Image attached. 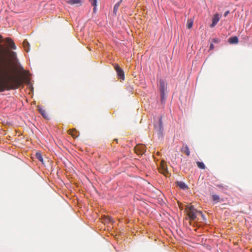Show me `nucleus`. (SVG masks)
<instances>
[{
    "instance_id": "f257e3e1",
    "label": "nucleus",
    "mask_w": 252,
    "mask_h": 252,
    "mask_svg": "<svg viewBox=\"0 0 252 252\" xmlns=\"http://www.w3.org/2000/svg\"><path fill=\"white\" fill-rule=\"evenodd\" d=\"M16 58L15 52L8 50L0 45V74H6L10 70L11 62ZM23 83L21 78L9 77L5 78L0 77V92L5 90H15Z\"/></svg>"
},
{
    "instance_id": "f03ea898",
    "label": "nucleus",
    "mask_w": 252,
    "mask_h": 252,
    "mask_svg": "<svg viewBox=\"0 0 252 252\" xmlns=\"http://www.w3.org/2000/svg\"><path fill=\"white\" fill-rule=\"evenodd\" d=\"M187 215L191 220H194L198 214L200 215L201 217L204 219V216L201 211H197L193 206H188L186 208Z\"/></svg>"
},
{
    "instance_id": "7ed1b4c3",
    "label": "nucleus",
    "mask_w": 252,
    "mask_h": 252,
    "mask_svg": "<svg viewBox=\"0 0 252 252\" xmlns=\"http://www.w3.org/2000/svg\"><path fill=\"white\" fill-rule=\"evenodd\" d=\"M158 171L160 173L163 174L165 176H167L168 174L167 170V165L164 161H162L160 163V165L158 167Z\"/></svg>"
},
{
    "instance_id": "20e7f679",
    "label": "nucleus",
    "mask_w": 252,
    "mask_h": 252,
    "mask_svg": "<svg viewBox=\"0 0 252 252\" xmlns=\"http://www.w3.org/2000/svg\"><path fill=\"white\" fill-rule=\"evenodd\" d=\"M114 67L119 78L124 80L125 79V74L123 69L118 64H115Z\"/></svg>"
},
{
    "instance_id": "39448f33",
    "label": "nucleus",
    "mask_w": 252,
    "mask_h": 252,
    "mask_svg": "<svg viewBox=\"0 0 252 252\" xmlns=\"http://www.w3.org/2000/svg\"><path fill=\"white\" fill-rule=\"evenodd\" d=\"M5 41L8 45V47L10 49L16 50V46L13 41L9 37L5 38Z\"/></svg>"
},
{
    "instance_id": "423d86ee",
    "label": "nucleus",
    "mask_w": 252,
    "mask_h": 252,
    "mask_svg": "<svg viewBox=\"0 0 252 252\" xmlns=\"http://www.w3.org/2000/svg\"><path fill=\"white\" fill-rule=\"evenodd\" d=\"M159 89L161 92V96L163 95L164 91L166 89V85L163 79H160L159 80Z\"/></svg>"
},
{
    "instance_id": "0eeeda50",
    "label": "nucleus",
    "mask_w": 252,
    "mask_h": 252,
    "mask_svg": "<svg viewBox=\"0 0 252 252\" xmlns=\"http://www.w3.org/2000/svg\"><path fill=\"white\" fill-rule=\"evenodd\" d=\"M38 110L40 114L45 119H47L49 118L48 114L45 109L41 107L38 106Z\"/></svg>"
},
{
    "instance_id": "6e6552de",
    "label": "nucleus",
    "mask_w": 252,
    "mask_h": 252,
    "mask_svg": "<svg viewBox=\"0 0 252 252\" xmlns=\"http://www.w3.org/2000/svg\"><path fill=\"white\" fill-rule=\"evenodd\" d=\"M219 20H220V17H219V14H215L212 18V23L211 25V27H215L216 25V24H217V23L219 21Z\"/></svg>"
},
{
    "instance_id": "1a4fd4ad",
    "label": "nucleus",
    "mask_w": 252,
    "mask_h": 252,
    "mask_svg": "<svg viewBox=\"0 0 252 252\" xmlns=\"http://www.w3.org/2000/svg\"><path fill=\"white\" fill-rule=\"evenodd\" d=\"M176 185L182 189H188L187 185L183 182L178 181L176 182Z\"/></svg>"
},
{
    "instance_id": "9d476101",
    "label": "nucleus",
    "mask_w": 252,
    "mask_h": 252,
    "mask_svg": "<svg viewBox=\"0 0 252 252\" xmlns=\"http://www.w3.org/2000/svg\"><path fill=\"white\" fill-rule=\"evenodd\" d=\"M181 151L185 153L187 156H189L190 155L189 148L187 145H183L181 149Z\"/></svg>"
},
{
    "instance_id": "9b49d317",
    "label": "nucleus",
    "mask_w": 252,
    "mask_h": 252,
    "mask_svg": "<svg viewBox=\"0 0 252 252\" xmlns=\"http://www.w3.org/2000/svg\"><path fill=\"white\" fill-rule=\"evenodd\" d=\"M67 2L71 5H79L81 4V0H68Z\"/></svg>"
},
{
    "instance_id": "f8f14e48",
    "label": "nucleus",
    "mask_w": 252,
    "mask_h": 252,
    "mask_svg": "<svg viewBox=\"0 0 252 252\" xmlns=\"http://www.w3.org/2000/svg\"><path fill=\"white\" fill-rule=\"evenodd\" d=\"M23 45L25 51L28 52L30 50V44L26 39L24 40L23 41Z\"/></svg>"
},
{
    "instance_id": "ddd939ff",
    "label": "nucleus",
    "mask_w": 252,
    "mask_h": 252,
    "mask_svg": "<svg viewBox=\"0 0 252 252\" xmlns=\"http://www.w3.org/2000/svg\"><path fill=\"white\" fill-rule=\"evenodd\" d=\"M68 133L74 138L77 137L78 135V132L75 129L69 130Z\"/></svg>"
},
{
    "instance_id": "4468645a",
    "label": "nucleus",
    "mask_w": 252,
    "mask_h": 252,
    "mask_svg": "<svg viewBox=\"0 0 252 252\" xmlns=\"http://www.w3.org/2000/svg\"><path fill=\"white\" fill-rule=\"evenodd\" d=\"M122 0H120L117 3H116L115 4V5H114V9H113V13L115 14H116L117 12L119 9V7L121 3H122Z\"/></svg>"
},
{
    "instance_id": "2eb2a0df",
    "label": "nucleus",
    "mask_w": 252,
    "mask_h": 252,
    "mask_svg": "<svg viewBox=\"0 0 252 252\" xmlns=\"http://www.w3.org/2000/svg\"><path fill=\"white\" fill-rule=\"evenodd\" d=\"M229 42L231 44H236L238 42V38L237 36H233L229 38Z\"/></svg>"
},
{
    "instance_id": "dca6fc26",
    "label": "nucleus",
    "mask_w": 252,
    "mask_h": 252,
    "mask_svg": "<svg viewBox=\"0 0 252 252\" xmlns=\"http://www.w3.org/2000/svg\"><path fill=\"white\" fill-rule=\"evenodd\" d=\"M213 202L217 203L220 201V197L219 195L216 194H213L211 196Z\"/></svg>"
},
{
    "instance_id": "f3484780",
    "label": "nucleus",
    "mask_w": 252,
    "mask_h": 252,
    "mask_svg": "<svg viewBox=\"0 0 252 252\" xmlns=\"http://www.w3.org/2000/svg\"><path fill=\"white\" fill-rule=\"evenodd\" d=\"M215 185L220 189H221L222 191H224L228 189V187L227 186H223L221 184H215Z\"/></svg>"
},
{
    "instance_id": "a211bd4d",
    "label": "nucleus",
    "mask_w": 252,
    "mask_h": 252,
    "mask_svg": "<svg viewBox=\"0 0 252 252\" xmlns=\"http://www.w3.org/2000/svg\"><path fill=\"white\" fill-rule=\"evenodd\" d=\"M196 164L198 166V167L201 169H204L205 168V165H204V163L200 161H197Z\"/></svg>"
},
{
    "instance_id": "6ab92c4d",
    "label": "nucleus",
    "mask_w": 252,
    "mask_h": 252,
    "mask_svg": "<svg viewBox=\"0 0 252 252\" xmlns=\"http://www.w3.org/2000/svg\"><path fill=\"white\" fill-rule=\"evenodd\" d=\"M89 1L91 2V4H92V5L94 7V11L96 9L97 0H89Z\"/></svg>"
},
{
    "instance_id": "aec40b11",
    "label": "nucleus",
    "mask_w": 252,
    "mask_h": 252,
    "mask_svg": "<svg viewBox=\"0 0 252 252\" xmlns=\"http://www.w3.org/2000/svg\"><path fill=\"white\" fill-rule=\"evenodd\" d=\"M35 156H36V158L39 161H40L41 162H43V159L42 158V155H41V153H36V155H35Z\"/></svg>"
},
{
    "instance_id": "412c9836",
    "label": "nucleus",
    "mask_w": 252,
    "mask_h": 252,
    "mask_svg": "<svg viewBox=\"0 0 252 252\" xmlns=\"http://www.w3.org/2000/svg\"><path fill=\"white\" fill-rule=\"evenodd\" d=\"M193 21L191 19H189L187 22V27L190 29L192 27Z\"/></svg>"
},
{
    "instance_id": "4be33fe9",
    "label": "nucleus",
    "mask_w": 252,
    "mask_h": 252,
    "mask_svg": "<svg viewBox=\"0 0 252 252\" xmlns=\"http://www.w3.org/2000/svg\"><path fill=\"white\" fill-rule=\"evenodd\" d=\"M163 126L162 124V119L160 118L159 120V131H161L162 130Z\"/></svg>"
},
{
    "instance_id": "5701e85b",
    "label": "nucleus",
    "mask_w": 252,
    "mask_h": 252,
    "mask_svg": "<svg viewBox=\"0 0 252 252\" xmlns=\"http://www.w3.org/2000/svg\"><path fill=\"white\" fill-rule=\"evenodd\" d=\"M220 41V40L218 38H214L212 39V42L215 43H218Z\"/></svg>"
},
{
    "instance_id": "b1692460",
    "label": "nucleus",
    "mask_w": 252,
    "mask_h": 252,
    "mask_svg": "<svg viewBox=\"0 0 252 252\" xmlns=\"http://www.w3.org/2000/svg\"><path fill=\"white\" fill-rule=\"evenodd\" d=\"M229 13V11H227L225 12V13H224V16L226 17Z\"/></svg>"
},
{
    "instance_id": "393cba45",
    "label": "nucleus",
    "mask_w": 252,
    "mask_h": 252,
    "mask_svg": "<svg viewBox=\"0 0 252 252\" xmlns=\"http://www.w3.org/2000/svg\"><path fill=\"white\" fill-rule=\"evenodd\" d=\"M214 48V46L213 44H211L210 46V50H213Z\"/></svg>"
},
{
    "instance_id": "a878e982",
    "label": "nucleus",
    "mask_w": 252,
    "mask_h": 252,
    "mask_svg": "<svg viewBox=\"0 0 252 252\" xmlns=\"http://www.w3.org/2000/svg\"><path fill=\"white\" fill-rule=\"evenodd\" d=\"M2 39V36L0 35V42L1 41Z\"/></svg>"
},
{
    "instance_id": "bb28decb",
    "label": "nucleus",
    "mask_w": 252,
    "mask_h": 252,
    "mask_svg": "<svg viewBox=\"0 0 252 252\" xmlns=\"http://www.w3.org/2000/svg\"><path fill=\"white\" fill-rule=\"evenodd\" d=\"M144 150H144V147H143L142 150V152H144Z\"/></svg>"
}]
</instances>
